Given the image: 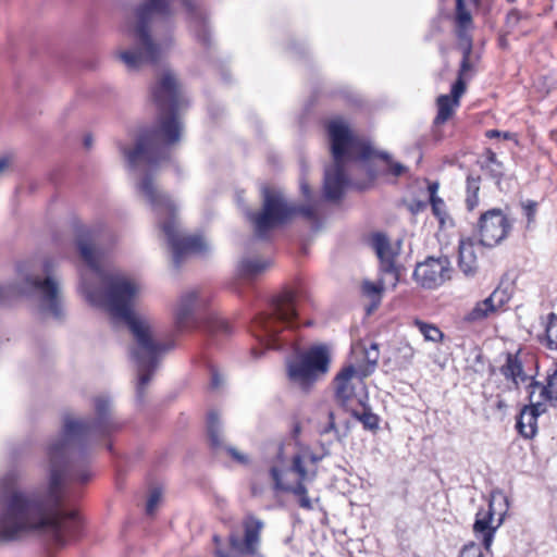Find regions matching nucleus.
Here are the masks:
<instances>
[{"label":"nucleus","instance_id":"15","mask_svg":"<svg viewBox=\"0 0 557 557\" xmlns=\"http://www.w3.org/2000/svg\"><path fill=\"white\" fill-rule=\"evenodd\" d=\"M207 434L211 448L215 454L225 451L236 462L244 463V455L224 443L222 423L216 411H210L207 417Z\"/></svg>","mask_w":557,"mask_h":557},{"label":"nucleus","instance_id":"34","mask_svg":"<svg viewBox=\"0 0 557 557\" xmlns=\"http://www.w3.org/2000/svg\"><path fill=\"white\" fill-rule=\"evenodd\" d=\"M486 299L493 305L494 311L497 312L509 302L510 294L506 289L497 287Z\"/></svg>","mask_w":557,"mask_h":557},{"label":"nucleus","instance_id":"11","mask_svg":"<svg viewBox=\"0 0 557 557\" xmlns=\"http://www.w3.org/2000/svg\"><path fill=\"white\" fill-rule=\"evenodd\" d=\"M451 271L447 256L428 257L424 261L417 263L413 278L423 288L434 289L450 280Z\"/></svg>","mask_w":557,"mask_h":557},{"label":"nucleus","instance_id":"41","mask_svg":"<svg viewBox=\"0 0 557 557\" xmlns=\"http://www.w3.org/2000/svg\"><path fill=\"white\" fill-rule=\"evenodd\" d=\"M364 359L370 366V371H373L379 360V349L376 344H371L369 348L364 349Z\"/></svg>","mask_w":557,"mask_h":557},{"label":"nucleus","instance_id":"9","mask_svg":"<svg viewBox=\"0 0 557 557\" xmlns=\"http://www.w3.org/2000/svg\"><path fill=\"white\" fill-rule=\"evenodd\" d=\"M330 354L325 346H314L288 362L287 373L292 383L308 391L314 382L326 374L330 366Z\"/></svg>","mask_w":557,"mask_h":557},{"label":"nucleus","instance_id":"19","mask_svg":"<svg viewBox=\"0 0 557 557\" xmlns=\"http://www.w3.org/2000/svg\"><path fill=\"white\" fill-rule=\"evenodd\" d=\"M494 513L495 512L493 509V504L490 503L488 509L486 511L483 509H480L476 512L475 521L473 524V531L478 537L480 536L482 539V544L486 550L491 549L496 529L498 528V525L502 522V519H500L496 527H493L491 524Z\"/></svg>","mask_w":557,"mask_h":557},{"label":"nucleus","instance_id":"22","mask_svg":"<svg viewBox=\"0 0 557 557\" xmlns=\"http://www.w3.org/2000/svg\"><path fill=\"white\" fill-rule=\"evenodd\" d=\"M472 28L473 26H455L456 36L458 38V45L462 51V60L460 63V69L458 71V77L461 78H463L466 73L471 69L470 57L472 53V36L470 34V30Z\"/></svg>","mask_w":557,"mask_h":557},{"label":"nucleus","instance_id":"45","mask_svg":"<svg viewBox=\"0 0 557 557\" xmlns=\"http://www.w3.org/2000/svg\"><path fill=\"white\" fill-rule=\"evenodd\" d=\"M300 165H301V177H300V190H301V194L302 196L309 200L310 197H311V190H310V186H309V183L308 181L306 180L305 177V174L307 172V164L305 163V161L302 160L300 162Z\"/></svg>","mask_w":557,"mask_h":557},{"label":"nucleus","instance_id":"39","mask_svg":"<svg viewBox=\"0 0 557 557\" xmlns=\"http://www.w3.org/2000/svg\"><path fill=\"white\" fill-rule=\"evenodd\" d=\"M433 214L438 219L441 224H444L447 216L446 205L440 197L430 199Z\"/></svg>","mask_w":557,"mask_h":557},{"label":"nucleus","instance_id":"49","mask_svg":"<svg viewBox=\"0 0 557 557\" xmlns=\"http://www.w3.org/2000/svg\"><path fill=\"white\" fill-rule=\"evenodd\" d=\"M430 199L437 198L436 193L438 190V183H431L428 187Z\"/></svg>","mask_w":557,"mask_h":557},{"label":"nucleus","instance_id":"10","mask_svg":"<svg viewBox=\"0 0 557 557\" xmlns=\"http://www.w3.org/2000/svg\"><path fill=\"white\" fill-rule=\"evenodd\" d=\"M327 131L334 161L368 160L374 153L369 144L358 141L352 137L348 126L342 120L331 121Z\"/></svg>","mask_w":557,"mask_h":557},{"label":"nucleus","instance_id":"44","mask_svg":"<svg viewBox=\"0 0 557 557\" xmlns=\"http://www.w3.org/2000/svg\"><path fill=\"white\" fill-rule=\"evenodd\" d=\"M466 91V82L463 78L458 77L457 81L451 86V100H457V103L459 104V99Z\"/></svg>","mask_w":557,"mask_h":557},{"label":"nucleus","instance_id":"52","mask_svg":"<svg viewBox=\"0 0 557 557\" xmlns=\"http://www.w3.org/2000/svg\"><path fill=\"white\" fill-rule=\"evenodd\" d=\"M9 165V159L8 158H1L0 159V174L8 168Z\"/></svg>","mask_w":557,"mask_h":557},{"label":"nucleus","instance_id":"5","mask_svg":"<svg viewBox=\"0 0 557 557\" xmlns=\"http://www.w3.org/2000/svg\"><path fill=\"white\" fill-rule=\"evenodd\" d=\"M14 296L29 299L41 314L55 319L63 315L61 282L50 260L18 263L16 282L0 285V304H9Z\"/></svg>","mask_w":557,"mask_h":557},{"label":"nucleus","instance_id":"29","mask_svg":"<svg viewBox=\"0 0 557 557\" xmlns=\"http://www.w3.org/2000/svg\"><path fill=\"white\" fill-rule=\"evenodd\" d=\"M358 405L362 407V411H359L356 407L351 409L350 414L362 423L366 430L375 432L379 429V416L371 411V408L367 406L362 399H358Z\"/></svg>","mask_w":557,"mask_h":557},{"label":"nucleus","instance_id":"23","mask_svg":"<svg viewBox=\"0 0 557 557\" xmlns=\"http://www.w3.org/2000/svg\"><path fill=\"white\" fill-rule=\"evenodd\" d=\"M530 398L539 392L540 396L544 398L552 407H557V369L547 375L546 384L532 381L529 384Z\"/></svg>","mask_w":557,"mask_h":557},{"label":"nucleus","instance_id":"20","mask_svg":"<svg viewBox=\"0 0 557 557\" xmlns=\"http://www.w3.org/2000/svg\"><path fill=\"white\" fill-rule=\"evenodd\" d=\"M263 527L262 520L246 516V557H263L260 553V533Z\"/></svg>","mask_w":557,"mask_h":557},{"label":"nucleus","instance_id":"14","mask_svg":"<svg viewBox=\"0 0 557 557\" xmlns=\"http://www.w3.org/2000/svg\"><path fill=\"white\" fill-rule=\"evenodd\" d=\"M350 160L334 161L324 171L323 195L329 201L342 199L350 181L347 174V163Z\"/></svg>","mask_w":557,"mask_h":557},{"label":"nucleus","instance_id":"31","mask_svg":"<svg viewBox=\"0 0 557 557\" xmlns=\"http://www.w3.org/2000/svg\"><path fill=\"white\" fill-rule=\"evenodd\" d=\"M437 114L434 119V125H442L445 122H447L453 113L454 108L458 107L457 100H451L450 96L448 95H441L437 98Z\"/></svg>","mask_w":557,"mask_h":557},{"label":"nucleus","instance_id":"18","mask_svg":"<svg viewBox=\"0 0 557 557\" xmlns=\"http://www.w3.org/2000/svg\"><path fill=\"white\" fill-rule=\"evenodd\" d=\"M545 406L542 403L524 406L520 411L516 428L524 438H533L537 432V418L545 412Z\"/></svg>","mask_w":557,"mask_h":557},{"label":"nucleus","instance_id":"12","mask_svg":"<svg viewBox=\"0 0 557 557\" xmlns=\"http://www.w3.org/2000/svg\"><path fill=\"white\" fill-rule=\"evenodd\" d=\"M511 225L500 209H491L479 220L480 244L494 247L505 239Z\"/></svg>","mask_w":557,"mask_h":557},{"label":"nucleus","instance_id":"50","mask_svg":"<svg viewBox=\"0 0 557 557\" xmlns=\"http://www.w3.org/2000/svg\"><path fill=\"white\" fill-rule=\"evenodd\" d=\"M500 135H502V132H500V131H498V129H488V131H486V133H485V136H486L487 138H491V139H492V138H500Z\"/></svg>","mask_w":557,"mask_h":557},{"label":"nucleus","instance_id":"55","mask_svg":"<svg viewBox=\"0 0 557 557\" xmlns=\"http://www.w3.org/2000/svg\"><path fill=\"white\" fill-rule=\"evenodd\" d=\"M251 355H252L255 358H258V357H259V354L257 352L256 348H251Z\"/></svg>","mask_w":557,"mask_h":557},{"label":"nucleus","instance_id":"36","mask_svg":"<svg viewBox=\"0 0 557 557\" xmlns=\"http://www.w3.org/2000/svg\"><path fill=\"white\" fill-rule=\"evenodd\" d=\"M384 289L383 283H372L370 281H366L362 284V292L368 297H371L375 300V305H377L381 300V295Z\"/></svg>","mask_w":557,"mask_h":557},{"label":"nucleus","instance_id":"38","mask_svg":"<svg viewBox=\"0 0 557 557\" xmlns=\"http://www.w3.org/2000/svg\"><path fill=\"white\" fill-rule=\"evenodd\" d=\"M373 156H376L379 158H381L382 160H384L388 165H389V172L392 175L394 176H400L405 173L406 171V168L399 163V162H394L391 158V156L387 153V152H376L374 151V153L372 154Z\"/></svg>","mask_w":557,"mask_h":557},{"label":"nucleus","instance_id":"53","mask_svg":"<svg viewBox=\"0 0 557 557\" xmlns=\"http://www.w3.org/2000/svg\"><path fill=\"white\" fill-rule=\"evenodd\" d=\"M92 141H94V139H92V136H91V135H86V136L84 137V146H85L86 148H90V147L92 146Z\"/></svg>","mask_w":557,"mask_h":557},{"label":"nucleus","instance_id":"27","mask_svg":"<svg viewBox=\"0 0 557 557\" xmlns=\"http://www.w3.org/2000/svg\"><path fill=\"white\" fill-rule=\"evenodd\" d=\"M483 157L484 160L479 162L481 170L486 171L498 185L505 174L503 162L497 159L496 153L491 148L484 150Z\"/></svg>","mask_w":557,"mask_h":557},{"label":"nucleus","instance_id":"35","mask_svg":"<svg viewBox=\"0 0 557 557\" xmlns=\"http://www.w3.org/2000/svg\"><path fill=\"white\" fill-rule=\"evenodd\" d=\"M416 325L418 326L419 331L426 341L437 342L443 337V333L441 332V330L433 324L417 321Z\"/></svg>","mask_w":557,"mask_h":557},{"label":"nucleus","instance_id":"43","mask_svg":"<svg viewBox=\"0 0 557 557\" xmlns=\"http://www.w3.org/2000/svg\"><path fill=\"white\" fill-rule=\"evenodd\" d=\"M459 557H484L481 547L475 543H470L463 546Z\"/></svg>","mask_w":557,"mask_h":557},{"label":"nucleus","instance_id":"1","mask_svg":"<svg viewBox=\"0 0 557 557\" xmlns=\"http://www.w3.org/2000/svg\"><path fill=\"white\" fill-rule=\"evenodd\" d=\"M95 417H65L61 432L47 445L48 484L36 491L20 487L23 474L9 470L0 479V541H13L36 532L55 546L75 540L82 522L76 511H64L70 484H86L94 473L89 467V447L94 442L122 429L124 422L114 414L112 399L99 395L94 399Z\"/></svg>","mask_w":557,"mask_h":557},{"label":"nucleus","instance_id":"16","mask_svg":"<svg viewBox=\"0 0 557 557\" xmlns=\"http://www.w3.org/2000/svg\"><path fill=\"white\" fill-rule=\"evenodd\" d=\"M355 373L356 370L354 366H348L335 376V399L337 404L348 412L355 408V404L358 405L359 399L350 383Z\"/></svg>","mask_w":557,"mask_h":557},{"label":"nucleus","instance_id":"40","mask_svg":"<svg viewBox=\"0 0 557 557\" xmlns=\"http://www.w3.org/2000/svg\"><path fill=\"white\" fill-rule=\"evenodd\" d=\"M161 499V491L159 488H154L151 491L147 504H146V512L147 515H153L156 508Z\"/></svg>","mask_w":557,"mask_h":557},{"label":"nucleus","instance_id":"24","mask_svg":"<svg viewBox=\"0 0 557 557\" xmlns=\"http://www.w3.org/2000/svg\"><path fill=\"white\" fill-rule=\"evenodd\" d=\"M458 264L460 270L467 275L472 276L478 270L476 255L471 239H462L459 243Z\"/></svg>","mask_w":557,"mask_h":557},{"label":"nucleus","instance_id":"4","mask_svg":"<svg viewBox=\"0 0 557 557\" xmlns=\"http://www.w3.org/2000/svg\"><path fill=\"white\" fill-rule=\"evenodd\" d=\"M174 0H146L126 20L127 32L134 39V47L119 52L120 60L129 71L145 64H159L173 47ZM191 16L193 28L198 41L210 46L209 26L202 13L197 11L193 0H181Z\"/></svg>","mask_w":557,"mask_h":557},{"label":"nucleus","instance_id":"3","mask_svg":"<svg viewBox=\"0 0 557 557\" xmlns=\"http://www.w3.org/2000/svg\"><path fill=\"white\" fill-rule=\"evenodd\" d=\"M76 246L84 262L79 288L86 301L124 321L132 334L129 356L137 369L136 397L143 403L161 358L172 349L173 343L160 342L156 323L146 315L133 312L132 302L140 292V285L120 270L103 263L102 252L95 246L91 233H81Z\"/></svg>","mask_w":557,"mask_h":557},{"label":"nucleus","instance_id":"8","mask_svg":"<svg viewBox=\"0 0 557 557\" xmlns=\"http://www.w3.org/2000/svg\"><path fill=\"white\" fill-rule=\"evenodd\" d=\"M298 326L297 292L284 289L271 298L267 310L252 318L246 332H250L263 348L280 349L284 341L281 334Z\"/></svg>","mask_w":557,"mask_h":557},{"label":"nucleus","instance_id":"6","mask_svg":"<svg viewBox=\"0 0 557 557\" xmlns=\"http://www.w3.org/2000/svg\"><path fill=\"white\" fill-rule=\"evenodd\" d=\"M296 215H301L312 222L313 227H319L318 209L315 205H298L289 201L283 190L264 187L262 189L261 210L252 214L250 220L253 225V236L246 244V249H251L255 242H270L275 232L288 224Z\"/></svg>","mask_w":557,"mask_h":557},{"label":"nucleus","instance_id":"30","mask_svg":"<svg viewBox=\"0 0 557 557\" xmlns=\"http://www.w3.org/2000/svg\"><path fill=\"white\" fill-rule=\"evenodd\" d=\"M481 176L469 173L466 178V207L469 211L474 210L479 205V191Z\"/></svg>","mask_w":557,"mask_h":557},{"label":"nucleus","instance_id":"51","mask_svg":"<svg viewBox=\"0 0 557 557\" xmlns=\"http://www.w3.org/2000/svg\"><path fill=\"white\" fill-rule=\"evenodd\" d=\"M496 408H497L498 410H504V409H506V408H507V404H506V401H505L503 398H500L499 396L497 397Z\"/></svg>","mask_w":557,"mask_h":557},{"label":"nucleus","instance_id":"26","mask_svg":"<svg viewBox=\"0 0 557 557\" xmlns=\"http://www.w3.org/2000/svg\"><path fill=\"white\" fill-rule=\"evenodd\" d=\"M215 544L216 557H244V537L237 534H232L227 546H221V539L219 535L213 536Z\"/></svg>","mask_w":557,"mask_h":557},{"label":"nucleus","instance_id":"32","mask_svg":"<svg viewBox=\"0 0 557 557\" xmlns=\"http://www.w3.org/2000/svg\"><path fill=\"white\" fill-rule=\"evenodd\" d=\"M495 313L493 305L485 298L478 301L475 306L465 315L463 320L468 323H475L485 320L490 314Z\"/></svg>","mask_w":557,"mask_h":557},{"label":"nucleus","instance_id":"21","mask_svg":"<svg viewBox=\"0 0 557 557\" xmlns=\"http://www.w3.org/2000/svg\"><path fill=\"white\" fill-rule=\"evenodd\" d=\"M499 371L506 380L513 383L516 388H519L520 383H525L530 379L523 371V364L519 359L518 352H508L506 355V362L499 368Z\"/></svg>","mask_w":557,"mask_h":557},{"label":"nucleus","instance_id":"37","mask_svg":"<svg viewBox=\"0 0 557 557\" xmlns=\"http://www.w3.org/2000/svg\"><path fill=\"white\" fill-rule=\"evenodd\" d=\"M523 215L527 218V227L530 228L535 222L539 203L528 199L521 202Z\"/></svg>","mask_w":557,"mask_h":557},{"label":"nucleus","instance_id":"47","mask_svg":"<svg viewBox=\"0 0 557 557\" xmlns=\"http://www.w3.org/2000/svg\"><path fill=\"white\" fill-rule=\"evenodd\" d=\"M331 431H337L336 424H335V417L333 411H329V423L321 431L322 433H329Z\"/></svg>","mask_w":557,"mask_h":557},{"label":"nucleus","instance_id":"48","mask_svg":"<svg viewBox=\"0 0 557 557\" xmlns=\"http://www.w3.org/2000/svg\"><path fill=\"white\" fill-rule=\"evenodd\" d=\"M222 376L218 373V372H212V376H211V387L212 388H219L222 384Z\"/></svg>","mask_w":557,"mask_h":557},{"label":"nucleus","instance_id":"2","mask_svg":"<svg viewBox=\"0 0 557 557\" xmlns=\"http://www.w3.org/2000/svg\"><path fill=\"white\" fill-rule=\"evenodd\" d=\"M152 98L159 110L157 126L141 134L134 149L122 148L121 151L129 171L138 175L136 195L154 213L171 250L172 265L178 270L190 255H205L210 246L203 236L182 232L176 203L153 178L157 170L171 160V147L180 141L183 132L178 114L187 101L172 72H165L153 86Z\"/></svg>","mask_w":557,"mask_h":557},{"label":"nucleus","instance_id":"17","mask_svg":"<svg viewBox=\"0 0 557 557\" xmlns=\"http://www.w3.org/2000/svg\"><path fill=\"white\" fill-rule=\"evenodd\" d=\"M372 247L380 259V270L384 274H391L393 276V284L399 280V272L395 264V252L391 247V243L388 238L381 233H376L372 237Z\"/></svg>","mask_w":557,"mask_h":557},{"label":"nucleus","instance_id":"46","mask_svg":"<svg viewBox=\"0 0 557 557\" xmlns=\"http://www.w3.org/2000/svg\"><path fill=\"white\" fill-rule=\"evenodd\" d=\"M244 276V259L237 261L236 271L232 286L235 290L240 293L242 289V277Z\"/></svg>","mask_w":557,"mask_h":557},{"label":"nucleus","instance_id":"13","mask_svg":"<svg viewBox=\"0 0 557 557\" xmlns=\"http://www.w3.org/2000/svg\"><path fill=\"white\" fill-rule=\"evenodd\" d=\"M207 298L201 289L191 288L183 292L173 310L174 325L178 332H183L194 323L195 311L203 306Z\"/></svg>","mask_w":557,"mask_h":557},{"label":"nucleus","instance_id":"25","mask_svg":"<svg viewBox=\"0 0 557 557\" xmlns=\"http://www.w3.org/2000/svg\"><path fill=\"white\" fill-rule=\"evenodd\" d=\"M271 267V260L262 256H247L245 264L246 287L258 281Z\"/></svg>","mask_w":557,"mask_h":557},{"label":"nucleus","instance_id":"28","mask_svg":"<svg viewBox=\"0 0 557 557\" xmlns=\"http://www.w3.org/2000/svg\"><path fill=\"white\" fill-rule=\"evenodd\" d=\"M479 7V0H456L455 26H473L472 10Z\"/></svg>","mask_w":557,"mask_h":557},{"label":"nucleus","instance_id":"7","mask_svg":"<svg viewBox=\"0 0 557 557\" xmlns=\"http://www.w3.org/2000/svg\"><path fill=\"white\" fill-rule=\"evenodd\" d=\"M308 460L317 463L321 460V457L309 449L295 451L292 444H282L277 447L271 460L269 474L275 494H292L296 497L300 508L312 510L313 504L305 485L309 476L306 469Z\"/></svg>","mask_w":557,"mask_h":557},{"label":"nucleus","instance_id":"33","mask_svg":"<svg viewBox=\"0 0 557 557\" xmlns=\"http://www.w3.org/2000/svg\"><path fill=\"white\" fill-rule=\"evenodd\" d=\"M546 346L557 350V314L549 313L545 325Z\"/></svg>","mask_w":557,"mask_h":557},{"label":"nucleus","instance_id":"42","mask_svg":"<svg viewBox=\"0 0 557 557\" xmlns=\"http://www.w3.org/2000/svg\"><path fill=\"white\" fill-rule=\"evenodd\" d=\"M523 18V15L518 10H511L506 16V27L509 32L516 29Z\"/></svg>","mask_w":557,"mask_h":557},{"label":"nucleus","instance_id":"54","mask_svg":"<svg viewBox=\"0 0 557 557\" xmlns=\"http://www.w3.org/2000/svg\"><path fill=\"white\" fill-rule=\"evenodd\" d=\"M500 137L504 138V139H512L513 134L509 133V132H504V133L502 132Z\"/></svg>","mask_w":557,"mask_h":557}]
</instances>
